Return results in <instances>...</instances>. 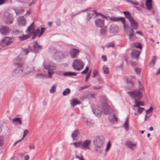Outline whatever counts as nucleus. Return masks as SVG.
<instances>
[{
  "instance_id": "obj_1",
  "label": "nucleus",
  "mask_w": 160,
  "mask_h": 160,
  "mask_svg": "<svg viewBox=\"0 0 160 160\" xmlns=\"http://www.w3.org/2000/svg\"><path fill=\"white\" fill-rule=\"evenodd\" d=\"M105 142V139L102 136H98L95 137L93 139V142L96 147L95 150L97 153H101L102 152V147Z\"/></svg>"
},
{
  "instance_id": "obj_2",
  "label": "nucleus",
  "mask_w": 160,
  "mask_h": 160,
  "mask_svg": "<svg viewBox=\"0 0 160 160\" xmlns=\"http://www.w3.org/2000/svg\"><path fill=\"white\" fill-rule=\"evenodd\" d=\"M34 23L32 22L31 25L28 27L27 30L26 31L27 33L29 32L30 33L32 37V39H33L37 36L38 37H40L43 34L45 31V29L44 28L41 27V30H40L39 28H38L36 31L34 29Z\"/></svg>"
},
{
  "instance_id": "obj_3",
  "label": "nucleus",
  "mask_w": 160,
  "mask_h": 160,
  "mask_svg": "<svg viewBox=\"0 0 160 160\" xmlns=\"http://www.w3.org/2000/svg\"><path fill=\"white\" fill-rule=\"evenodd\" d=\"M16 66H19L23 76L29 74L34 70V67L31 64H26L24 63L16 62Z\"/></svg>"
},
{
  "instance_id": "obj_4",
  "label": "nucleus",
  "mask_w": 160,
  "mask_h": 160,
  "mask_svg": "<svg viewBox=\"0 0 160 160\" xmlns=\"http://www.w3.org/2000/svg\"><path fill=\"white\" fill-rule=\"evenodd\" d=\"M44 66L45 68L48 70V77L50 78H51L52 76L54 73L53 70L55 69L56 68L55 64L51 61H46L44 62Z\"/></svg>"
},
{
  "instance_id": "obj_5",
  "label": "nucleus",
  "mask_w": 160,
  "mask_h": 160,
  "mask_svg": "<svg viewBox=\"0 0 160 160\" xmlns=\"http://www.w3.org/2000/svg\"><path fill=\"white\" fill-rule=\"evenodd\" d=\"M14 40V38L13 37H5L0 41V46L2 47H6L12 44Z\"/></svg>"
},
{
  "instance_id": "obj_6",
  "label": "nucleus",
  "mask_w": 160,
  "mask_h": 160,
  "mask_svg": "<svg viewBox=\"0 0 160 160\" xmlns=\"http://www.w3.org/2000/svg\"><path fill=\"white\" fill-rule=\"evenodd\" d=\"M72 65L75 70L80 71L83 68L84 63L80 59H75L73 60Z\"/></svg>"
},
{
  "instance_id": "obj_7",
  "label": "nucleus",
  "mask_w": 160,
  "mask_h": 160,
  "mask_svg": "<svg viewBox=\"0 0 160 160\" xmlns=\"http://www.w3.org/2000/svg\"><path fill=\"white\" fill-rule=\"evenodd\" d=\"M2 19L5 23L7 24H12L14 21L12 14L8 12L4 13Z\"/></svg>"
},
{
  "instance_id": "obj_8",
  "label": "nucleus",
  "mask_w": 160,
  "mask_h": 160,
  "mask_svg": "<svg viewBox=\"0 0 160 160\" xmlns=\"http://www.w3.org/2000/svg\"><path fill=\"white\" fill-rule=\"evenodd\" d=\"M10 31L9 28L7 26H2L0 28V32L3 35H8Z\"/></svg>"
},
{
  "instance_id": "obj_9",
  "label": "nucleus",
  "mask_w": 160,
  "mask_h": 160,
  "mask_svg": "<svg viewBox=\"0 0 160 160\" xmlns=\"http://www.w3.org/2000/svg\"><path fill=\"white\" fill-rule=\"evenodd\" d=\"M91 141L89 140H87L81 142V148L83 150L90 149Z\"/></svg>"
},
{
  "instance_id": "obj_10",
  "label": "nucleus",
  "mask_w": 160,
  "mask_h": 160,
  "mask_svg": "<svg viewBox=\"0 0 160 160\" xmlns=\"http://www.w3.org/2000/svg\"><path fill=\"white\" fill-rule=\"evenodd\" d=\"M80 51L77 49L72 48L71 49L69 52L70 56L72 58H77L78 55Z\"/></svg>"
},
{
  "instance_id": "obj_11",
  "label": "nucleus",
  "mask_w": 160,
  "mask_h": 160,
  "mask_svg": "<svg viewBox=\"0 0 160 160\" xmlns=\"http://www.w3.org/2000/svg\"><path fill=\"white\" fill-rule=\"evenodd\" d=\"M18 68L14 70L12 72V75L13 77L17 78L19 77L23 76V74H22V72L19 66H18Z\"/></svg>"
},
{
  "instance_id": "obj_12",
  "label": "nucleus",
  "mask_w": 160,
  "mask_h": 160,
  "mask_svg": "<svg viewBox=\"0 0 160 160\" xmlns=\"http://www.w3.org/2000/svg\"><path fill=\"white\" fill-rule=\"evenodd\" d=\"M25 58V55L21 54H20L17 58L14 61V63L16 65V63H23V61L24 60Z\"/></svg>"
},
{
  "instance_id": "obj_13",
  "label": "nucleus",
  "mask_w": 160,
  "mask_h": 160,
  "mask_svg": "<svg viewBox=\"0 0 160 160\" xmlns=\"http://www.w3.org/2000/svg\"><path fill=\"white\" fill-rule=\"evenodd\" d=\"M62 56V53L59 51H56L52 56L53 58L56 60H59L61 59Z\"/></svg>"
},
{
  "instance_id": "obj_14",
  "label": "nucleus",
  "mask_w": 160,
  "mask_h": 160,
  "mask_svg": "<svg viewBox=\"0 0 160 160\" xmlns=\"http://www.w3.org/2000/svg\"><path fill=\"white\" fill-rule=\"evenodd\" d=\"M42 46L38 44L37 41H35L33 44V50L36 53H38L42 50Z\"/></svg>"
},
{
  "instance_id": "obj_15",
  "label": "nucleus",
  "mask_w": 160,
  "mask_h": 160,
  "mask_svg": "<svg viewBox=\"0 0 160 160\" xmlns=\"http://www.w3.org/2000/svg\"><path fill=\"white\" fill-rule=\"evenodd\" d=\"M125 145L132 150H135L137 148V143H133L131 142L127 141L125 143Z\"/></svg>"
},
{
  "instance_id": "obj_16",
  "label": "nucleus",
  "mask_w": 160,
  "mask_h": 160,
  "mask_svg": "<svg viewBox=\"0 0 160 160\" xmlns=\"http://www.w3.org/2000/svg\"><path fill=\"white\" fill-rule=\"evenodd\" d=\"M133 92V96H132L133 98L139 99L142 98V94L141 91L138 89H136Z\"/></svg>"
},
{
  "instance_id": "obj_17",
  "label": "nucleus",
  "mask_w": 160,
  "mask_h": 160,
  "mask_svg": "<svg viewBox=\"0 0 160 160\" xmlns=\"http://www.w3.org/2000/svg\"><path fill=\"white\" fill-rule=\"evenodd\" d=\"M102 109L104 114H108L110 111V107L107 103H105L103 105Z\"/></svg>"
},
{
  "instance_id": "obj_18",
  "label": "nucleus",
  "mask_w": 160,
  "mask_h": 160,
  "mask_svg": "<svg viewBox=\"0 0 160 160\" xmlns=\"http://www.w3.org/2000/svg\"><path fill=\"white\" fill-rule=\"evenodd\" d=\"M140 52L135 50H133L131 53V57L133 59H137L139 57Z\"/></svg>"
},
{
  "instance_id": "obj_19",
  "label": "nucleus",
  "mask_w": 160,
  "mask_h": 160,
  "mask_svg": "<svg viewBox=\"0 0 160 160\" xmlns=\"http://www.w3.org/2000/svg\"><path fill=\"white\" fill-rule=\"evenodd\" d=\"M94 22L96 26L97 27H102L104 24L103 20L99 18H97L95 20Z\"/></svg>"
},
{
  "instance_id": "obj_20",
  "label": "nucleus",
  "mask_w": 160,
  "mask_h": 160,
  "mask_svg": "<svg viewBox=\"0 0 160 160\" xmlns=\"http://www.w3.org/2000/svg\"><path fill=\"white\" fill-rule=\"evenodd\" d=\"M93 113L97 117H100L102 114L101 108L99 106H98L93 110Z\"/></svg>"
},
{
  "instance_id": "obj_21",
  "label": "nucleus",
  "mask_w": 160,
  "mask_h": 160,
  "mask_svg": "<svg viewBox=\"0 0 160 160\" xmlns=\"http://www.w3.org/2000/svg\"><path fill=\"white\" fill-rule=\"evenodd\" d=\"M18 20V24L19 26H23L26 24V19L23 16L19 17Z\"/></svg>"
},
{
  "instance_id": "obj_22",
  "label": "nucleus",
  "mask_w": 160,
  "mask_h": 160,
  "mask_svg": "<svg viewBox=\"0 0 160 160\" xmlns=\"http://www.w3.org/2000/svg\"><path fill=\"white\" fill-rule=\"evenodd\" d=\"M110 121L113 124H116L118 122L117 118L115 116L114 114H111L108 117Z\"/></svg>"
},
{
  "instance_id": "obj_23",
  "label": "nucleus",
  "mask_w": 160,
  "mask_h": 160,
  "mask_svg": "<svg viewBox=\"0 0 160 160\" xmlns=\"http://www.w3.org/2000/svg\"><path fill=\"white\" fill-rule=\"evenodd\" d=\"M130 22L131 27L134 29L137 28L138 27V24L137 22L132 18L129 21Z\"/></svg>"
},
{
  "instance_id": "obj_24",
  "label": "nucleus",
  "mask_w": 160,
  "mask_h": 160,
  "mask_svg": "<svg viewBox=\"0 0 160 160\" xmlns=\"http://www.w3.org/2000/svg\"><path fill=\"white\" fill-rule=\"evenodd\" d=\"M118 27L114 24H112L110 28V32L111 33H115L118 32Z\"/></svg>"
},
{
  "instance_id": "obj_25",
  "label": "nucleus",
  "mask_w": 160,
  "mask_h": 160,
  "mask_svg": "<svg viewBox=\"0 0 160 160\" xmlns=\"http://www.w3.org/2000/svg\"><path fill=\"white\" fill-rule=\"evenodd\" d=\"M28 33L29 34L28 35H23L22 36H19L18 37L19 40L21 41H23L31 37L32 36L31 35L30 33L29 32Z\"/></svg>"
},
{
  "instance_id": "obj_26",
  "label": "nucleus",
  "mask_w": 160,
  "mask_h": 160,
  "mask_svg": "<svg viewBox=\"0 0 160 160\" xmlns=\"http://www.w3.org/2000/svg\"><path fill=\"white\" fill-rule=\"evenodd\" d=\"M12 122L13 124L18 125L19 124L21 125L22 124V122L19 118H14L12 120Z\"/></svg>"
},
{
  "instance_id": "obj_27",
  "label": "nucleus",
  "mask_w": 160,
  "mask_h": 160,
  "mask_svg": "<svg viewBox=\"0 0 160 160\" xmlns=\"http://www.w3.org/2000/svg\"><path fill=\"white\" fill-rule=\"evenodd\" d=\"M134 103L136 104H134L133 105V107H139L140 106H143L144 105V103L143 102L138 101L135 99L134 100Z\"/></svg>"
},
{
  "instance_id": "obj_28",
  "label": "nucleus",
  "mask_w": 160,
  "mask_h": 160,
  "mask_svg": "<svg viewBox=\"0 0 160 160\" xmlns=\"http://www.w3.org/2000/svg\"><path fill=\"white\" fill-rule=\"evenodd\" d=\"M79 132L78 131L76 130L72 133L71 136L73 141L77 140L76 138L78 137Z\"/></svg>"
},
{
  "instance_id": "obj_29",
  "label": "nucleus",
  "mask_w": 160,
  "mask_h": 160,
  "mask_svg": "<svg viewBox=\"0 0 160 160\" xmlns=\"http://www.w3.org/2000/svg\"><path fill=\"white\" fill-rule=\"evenodd\" d=\"M124 18L122 17H118V18L112 17L111 18V19L113 21H117V22H124L123 19Z\"/></svg>"
},
{
  "instance_id": "obj_30",
  "label": "nucleus",
  "mask_w": 160,
  "mask_h": 160,
  "mask_svg": "<svg viewBox=\"0 0 160 160\" xmlns=\"http://www.w3.org/2000/svg\"><path fill=\"white\" fill-rule=\"evenodd\" d=\"M123 126L124 128L126 131L128 130V118H127L124 123L123 124Z\"/></svg>"
},
{
  "instance_id": "obj_31",
  "label": "nucleus",
  "mask_w": 160,
  "mask_h": 160,
  "mask_svg": "<svg viewBox=\"0 0 160 160\" xmlns=\"http://www.w3.org/2000/svg\"><path fill=\"white\" fill-rule=\"evenodd\" d=\"M123 13L124 14L127 18L129 21L130 20L133 18L131 16L130 13L128 11H123Z\"/></svg>"
},
{
  "instance_id": "obj_32",
  "label": "nucleus",
  "mask_w": 160,
  "mask_h": 160,
  "mask_svg": "<svg viewBox=\"0 0 160 160\" xmlns=\"http://www.w3.org/2000/svg\"><path fill=\"white\" fill-rule=\"evenodd\" d=\"M63 75L64 76H76L77 75L76 73L74 72H67L63 73Z\"/></svg>"
},
{
  "instance_id": "obj_33",
  "label": "nucleus",
  "mask_w": 160,
  "mask_h": 160,
  "mask_svg": "<svg viewBox=\"0 0 160 160\" xmlns=\"http://www.w3.org/2000/svg\"><path fill=\"white\" fill-rule=\"evenodd\" d=\"M81 141H79L76 142H74L72 143H71V144H72L74 145L75 147L77 148H81Z\"/></svg>"
},
{
  "instance_id": "obj_34",
  "label": "nucleus",
  "mask_w": 160,
  "mask_h": 160,
  "mask_svg": "<svg viewBox=\"0 0 160 160\" xmlns=\"http://www.w3.org/2000/svg\"><path fill=\"white\" fill-rule=\"evenodd\" d=\"M80 102L77 100V99H74L72 100V102H71V105L74 107L76 105L80 104Z\"/></svg>"
},
{
  "instance_id": "obj_35",
  "label": "nucleus",
  "mask_w": 160,
  "mask_h": 160,
  "mask_svg": "<svg viewBox=\"0 0 160 160\" xmlns=\"http://www.w3.org/2000/svg\"><path fill=\"white\" fill-rule=\"evenodd\" d=\"M57 86L56 84H53L50 90V92L51 94H53L56 91V88Z\"/></svg>"
},
{
  "instance_id": "obj_36",
  "label": "nucleus",
  "mask_w": 160,
  "mask_h": 160,
  "mask_svg": "<svg viewBox=\"0 0 160 160\" xmlns=\"http://www.w3.org/2000/svg\"><path fill=\"white\" fill-rule=\"evenodd\" d=\"M156 58V57L152 56V59L151 60V61L150 63L149 66L150 67H153V66L154 65Z\"/></svg>"
},
{
  "instance_id": "obj_37",
  "label": "nucleus",
  "mask_w": 160,
  "mask_h": 160,
  "mask_svg": "<svg viewBox=\"0 0 160 160\" xmlns=\"http://www.w3.org/2000/svg\"><path fill=\"white\" fill-rule=\"evenodd\" d=\"M70 92V89L68 88H67L62 92V95L64 96H65L68 95Z\"/></svg>"
},
{
  "instance_id": "obj_38",
  "label": "nucleus",
  "mask_w": 160,
  "mask_h": 160,
  "mask_svg": "<svg viewBox=\"0 0 160 160\" xmlns=\"http://www.w3.org/2000/svg\"><path fill=\"white\" fill-rule=\"evenodd\" d=\"M22 50L23 52L25 53L26 55H27L31 51V48L29 47L28 48H22Z\"/></svg>"
},
{
  "instance_id": "obj_39",
  "label": "nucleus",
  "mask_w": 160,
  "mask_h": 160,
  "mask_svg": "<svg viewBox=\"0 0 160 160\" xmlns=\"http://www.w3.org/2000/svg\"><path fill=\"white\" fill-rule=\"evenodd\" d=\"M132 46L135 48H142L141 46L140 43H132Z\"/></svg>"
},
{
  "instance_id": "obj_40",
  "label": "nucleus",
  "mask_w": 160,
  "mask_h": 160,
  "mask_svg": "<svg viewBox=\"0 0 160 160\" xmlns=\"http://www.w3.org/2000/svg\"><path fill=\"white\" fill-rule=\"evenodd\" d=\"M128 89L129 90H131V88H132L133 86V82L131 80H128Z\"/></svg>"
},
{
  "instance_id": "obj_41",
  "label": "nucleus",
  "mask_w": 160,
  "mask_h": 160,
  "mask_svg": "<svg viewBox=\"0 0 160 160\" xmlns=\"http://www.w3.org/2000/svg\"><path fill=\"white\" fill-rule=\"evenodd\" d=\"M45 75L41 73L37 74L36 75L35 77L36 78H43L45 77Z\"/></svg>"
},
{
  "instance_id": "obj_42",
  "label": "nucleus",
  "mask_w": 160,
  "mask_h": 160,
  "mask_svg": "<svg viewBox=\"0 0 160 160\" xmlns=\"http://www.w3.org/2000/svg\"><path fill=\"white\" fill-rule=\"evenodd\" d=\"M86 122L87 125L88 126H91L93 124V121L89 119H87Z\"/></svg>"
},
{
  "instance_id": "obj_43",
  "label": "nucleus",
  "mask_w": 160,
  "mask_h": 160,
  "mask_svg": "<svg viewBox=\"0 0 160 160\" xmlns=\"http://www.w3.org/2000/svg\"><path fill=\"white\" fill-rule=\"evenodd\" d=\"M24 9H16L15 10L17 15H18L19 14L22 13L24 11Z\"/></svg>"
},
{
  "instance_id": "obj_44",
  "label": "nucleus",
  "mask_w": 160,
  "mask_h": 160,
  "mask_svg": "<svg viewBox=\"0 0 160 160\" xmlns=\"http://www.w3.org/2000/svg\"><path fill=\"white\" fill-rule=\"evenodd\" d=\"M146 6L147 9L149 10H150L152 9V6L151 3H146Z\"/></svg>"
},
{
  "instance_id": "obj_45",
  "label": "nucleus",
  "mask_w": 160,
  "mask_h": 160,
  "mask_svg": "<svg viewBox=\"0 0 160 160\" xmlns=\"http://www.w3.org/2000/svg\"><path fill=\"white\" fill-rule=\"evenodd\" d=\"M102 70L103 72L105 74H107L109 72V71L108 68L106 66H104L102 68Z\"/></svg>"
},
{
  "instance_id": "obj_46",
  "label": "nucleus",
  "mask_w": 160,
  "mask_h": 160,
  "mask_svg": "<svg viewBox=\"0 0 160 160\" xmlns=\"http://www.w3.org/2000/svg\"><path fill=\"white\" fill-rule=\"evenodd\" d=\"M88 13L90 14V15H91L92 17L94 15H95V17L97 16L96 12L95 10L91 11L90 12Z\"/></svg>"
},
{
  "instance_id": "obj_47",
  "label": "nucleus",
  "mask_w": 160,
  "mask_h": 160,
  "mask_svg": "<svg viewBox=\"0 0 160 160\" xmlns=\"http://www.w3.org/2000/svg\"><path fill=\"white\" fill-rule=\"evenodd\" d=\"M4 143V138L3 137L0 136V146H2Z\"/></svg>"
},
{
  "instance_id": "obj_48",
  "label": "nucleus",
  "mask_w": 160,
  "mask_h": 160,
  "mask_svg": "<svg viewBox=\"0 0 160 160\" xmlns=\"http://www.w3.org/2000/svg\"><path fill=\"white\" fill-rule=\"evenodd\" d=\"M139 84V89L138 90L142 91L143 89V85L139 81H138Z\"/></svg>"
},
{
  "instance_id": "obj_49",
  "label": "nucleus",
  "mask_w": 160,
  "mask_h": 160,
  "mask_svg": "<svg viewBox=\"0 0 160 160\" xmlns=\"http://www.w3.org/2000/svg\"><path fill=\"white\" fill-rule=\"evenodd\" d=\"M128 36L129 37V39L131 41L134 40V39L133 38L134 35V34H127Z\"/></svg>"
},
{
  "instance_id": "obj_50",
  "label": "nucleus",
  "mask_w": 160,
  "mask_h": 160,
  "mask_svg": "<svg viewBox=\"0 0 160 160\" xmlns=\"http://www.w3.org/2000/svg\"><path fill=\"white\" fill-rule=\"evenodd\" d=\"M107 31V30L106 28H103L101 29L100 30V32L101 34H104L106 33Z\"/></svg>"
},
{
  "instance_id": "obj_51",
  "label": "nucleus",
  "mask_w": 160,
  "mask_h": 160,
  "mask_svg": "<svg viewBox=\"0 0 160 160\" xmlns=\"http://www.w3.org/2000/svg\"><path fill=\"white\" fill-rule=\"evenodd\" d=\"M137 110L139 114H141L142 111L144 110V108H143L138 107Z\"/></svg>"
},
{
  "instance_id": "obj_52",
  "label": "nucleus",
  "mask_w": 160,
  "mask_h": 160,
  "mask_svg": "<svg viewBox=\"0 0 160 160\" xmlns=\"http://www.w3.org/2000/svg\"><path fill=\"white\" fill-rule=\"evenodd\" d=\"M111 147V144L110 143V142L109 141L108 142L107 144V147L105 149L106 152H108Z\"/></svg>"
},
{
  "instance_id": "obj_53",
  "label": "nucleus",
  "mask_w": 160,
  "mask_h": 160,
  "mask_svg": "<svg viewBox=\"0 0 160 160\" xmlns=\"http://www.w3.org/2000/svg\"><path fill=\"white\" fill-rule=\"evenodd\" d=\"M93 76H92V77L94 78L96 76H97L99 75L98 73V72L95 70H94L93 71Z\"/></svg>"
},
{
  "instance_id": "obj_54",
  "label": "nucleus",
  "mask_w": 160,
  "mask_h": 160,
  "mask_svg": "<svg viewBox=\"0 0 160 160\" xmlns=\"http://www.w3.org/2000/svg\"><path fill=\"white\" fill-rule=\"evenodd\" d=\"M114 44L113 42H112L111 43H108L107 44V47L108 48H109L110 47H112V48H114Z\"/></svg>"
},
{
  "instance_id": "obj_55",
  "label": "nucleus",
  "mask_w": 160,
  "mask_h": 160,
  "mask_svg": "<svg viewBox=\"0 0 160 160\" xmlns=\"http://www.w3.org/2000/svg\"><path fill=\"white\" fill-rule=\"evenodd\" d=\"M56 24L57 26H60L61 25L60 20L59 19H57L56 21Z\"/></svg>"
},
{
  "instance_id": "obj_56",
  "label": "nucleus",
  "mask_w": 160,
  "mask_h": 160,
  "mask_svg": "<svg viewBox=\"0 0 160 160\" xmlns=\"http://www.w3.org/2000/svg\"><path fill=\"white\" fill-rule=\"evenodd\" d=\"M135 71L137 74H139L141 72V69L139 68H135Z\"/></svg>"
},
{
  "instance_id": "obj_57",
  "label": "nucleus",
  "mask_w": 160,
  "mask_h": 160,
  "mask_svg": "<svg viewBox=\"0 0 160 160\" xmlns=\"http://www.w3.org/2000/svg\"><path fill=\"white\" fill-rule=\"evenodd\" d=\"M88 70L89 68L88 67H87L85 69L81 72V74H86L87 72H88Z\"/></svg>"
},
{
  "instance_id": "obj_58",
  "label": "nucleus",
  "mask_w": 160,
  "mask_h": 160,
  "mask_svg": "<svg viewBox=\"0 0 160 160\" xmlns=\"http://www.w3.org/2000/svg\"><path fill=\"white\" fill-rule=\"evenodd\" d=\"M130 2H131L132 4L133 5H138L139 4V3L138 2H136V1H132L131 0H130Z\"/></svg>"
},
{
  "instance_id": "obj_59",
  "label": "nucleus",
  "mask_w": 160,
  "mask_h": 160,
  "mask_svg": "<svg viewBox=\"0 0 160 160\" xmlns=\"http://www.w3.org/2000/svg\"><path fill=\"white\" fill-rule=\"evenodd\" d=\"M123 20H124V22L122 21L121 22H122L123 23V25L124 29V30H125L126 29V28H127V26L125 24V20L124 18L123 19Z\"/></svg>"
},
{
  "instance_id": "obj_60",
  "label": "nucleus",
  "mask_w": 160,
  "mask_h": 160,
  "mask_svg": "<svg viewBox=\"0 0 160 160\" xmlns=\"http://www.w3.org/2000/svg\"><path fill=\"white\" fill-rule=\"evenodd\" d=\"M92 17L91 15H90V14L89 13H88L87 16V20L89 21Z\"/></svg>"
},
{
  "instance_id": "obj_61",
  "label": "nucleus",
  "mask_w": 160,
  "mask_h": 160,
  "mask_svg": "<svg viewBox=\"0 0 160 160\" xmlns=\"http://www.w3.org/2000/svg\"><path fill=\"white\" fill-rule=\"evenodd\" d=\"M95 95V94H89L88 95V98H93Z\"/></svg>"
},
{
  "instance_id": "obj_62",
  "label": "nucleus",
  "mask_w": 160,
  "mask_h": 160,
  "mask_svg": "<svg viewBox=\"0 0 160 160\" xmlns=\"http://www.w3.org/2000/svg\"><path fill=\"white\" fill-rule=\"evenodd\" d=\"M89 87L87 85H85L84 86L81 87L80 88V90H82L84 89L88 88Z\"/></svg>"
},
{
  "instance_id": "obj_63",
  "label": "nucleus",
  "mask_w": 160,
  "mask_h": 160,
  "mask_svg": "<svg viewBox=\"0 0 160 160\" xmlns=\"http://www.w3.org/2000/svg\"><path fill=\"white\" fill-rule=\"evenodd\" d=\"M75 158H77L79 160H84L82 156H81V157H80L77 155H76Z\"/></svg>"
},
{
  "instance_id": "obj_64",
  "label": "nucleus",
  "mask_w": 160,
  "mask_h": 160,
  "mask_svg": "<svg viewBox=\"0 0 160 160\" xmlns=\"http://www.w3.org/2000/svg\"><path fill=\"white\" fill-rule=\"evenodd\" d=\"M130 62L131 65L132 66H135L137 65V63L135 62L131 61Z\"/></svg>"
}]
</instances>
